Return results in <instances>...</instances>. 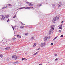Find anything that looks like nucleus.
Here are the masks:
<instances>
[{
    "instance_id": "nucleus-12",
    "label": "nucleus",
    "mask_w": 65,
    "mask_h": 65,
    "mask_svg": "<svg viewBox=\"0 0 65 65\" xmlns=\"http://www.w3.org/2000/svg\"><path fill=\"white\" fill-rule=\"evenodd\" d=\"M39 53V51H38L36 53H35L34 54V55H37L38 53Z\"/></svg>"
},
{
    "instance_id": "nucleus-33",
    "label": "nucleus",
    "mask_w": 65,
    "mask_h": 65,
    "mask_svg": "<svg viewBox=\"0 0 65 65\" xmlns=\"http://www.w3.org/2000/svg\"><path fill=\"white\" fill-rule=\"evenodd\" d=\"M54 55L55 56H57V54H55Z\"/></svg>"
},
{
    "instance_id": "nucleus-17",
    "label": "nucleus",
    "mask_w": 65,
    "mask_h": 65,
    "mask_svg": "<svg viewBox=\"0 0 65 65\" xmlns=\"http://www.w3.org/2000/svg\"><path fill=\"white\" fill-rule=\"evenodd\" d=\"M3 55H2V54H1L0 55V57H1V58H2V57H3Z\"/></svg>"
},
{
    "instance_id": "nucleus-1",
    "label": "nucleus",
    "mask_w": 65,
    "mask_h": 65,
    "mask_svg": "<svg viewBox=\"0 0 65 65\" xmlns=\"http://www.w3.org/2000/svg\"><path fill=\"white\" fill-rule=\"evenodd\" d=\"M59 19V17H55L53 19V20H52V22L54 23H55V22H56V21L58 20Z\"/></svg>"
},
{
    "instance_id": "nucleus-9",
    "label": "nucleus",
    "mask_w": 65,
    "mask_h": 65,
    "mask_svg": "<svg viewBox=\"0 0 65 65\" xmlns=\"http://www.w3.org/2000/svg\"><path fill=\"white\" fill-rule=\"evenodd\" d=\"M5 19V17L4 16H2V18H1V20H4Z\"/></svg>"
},
{
    "instance_id": "nucleus-24",
    "label": "nucleus",
    "mask_w": 65,
    "mask_h": 65,
    "mask_svg": "<svg viewBox=\"0 0 65 65\" xmlns=\"http://www.w3.org/2000/svg\"><path fill=\"white\" fill-rule=\"evenodd\" d=\"M59 29H62V26H61L59 28Z\"/></svg>"
},
{
    "instance_id": "nucleus-29",
    "label": "nucleus",
    "mask_w": 65,
    "mask_h": 65,
    "mask_svg": "<svg viewBox=\"0 0 65 65\" xmlns=\"http://www.w3.org/2000/svg\"><path fill=\"white\" fill-rule=\"evenodd\" d=\"M28 34V33H26L25 34V35L26 36Z\"/></svg>"
},
{
    "instance_id": "nucleus-8",
    "label": "nucleus",
    "mask_w": 65,
    "mask_h": 65,
    "mask_svg": "<svg viewBox=\"0 0 65 65\" xmlns=\"http://www.w3.org/2000/svg\"><path fill=\"white\" fill-rule=\"evenodd\" d=\"M12 63L13 64H18L19 63V62L18 61H16V62H12Z\"/></svg>"
},
{
    "instance_id": "nucleus-45",
    "label": "nucleus",
    "mask_w": 65,
    "mask_h": 65,
    "mask_svg": "<svg viewBox=\"0 0 65 65\" xmlns=\"http://www.w3.org/2000/svg\"><path fill=\"white\" fill-rule=\"evenodd\" d=\"M55 39V38H54V39L53 40V41H54V40Z\"/></svg>"
},
{
    "instance_id": "nucleus-48",
    "label": "nucleus",
    "mask_w": 65,
    "mask_h": 65,
    "mask_svg": "<svg viewBox=\"0 0 65 65\" xmlns=\"http://www.w3.org/2000/svg\"><path fill=\"white\" fill-rule=\"evenodd\" d=\"M49 37H50V36H49Z\"/></svg>"
},
{
    "instance_id": "nucleus-35",
    "label": "nucleus",
    "mask_w": 65,
    "mask_h": 65,
    "mask_svg": "<svg viewBox=\"0 0 65 65\" xmlns=\"http://www.w3.org/2000/svg\"><path fill=\"white\" fill-rule=\"evenodd\" d=\"M52 27L53 28H55V25H52Z\"/></svg>"
},
{
    "instance_id": "nucleus-49",
    "label": "nucleus",
    "mask_w": 65,
    "mask_h": 65,
    "mask_svg": "<svg viewBox=\"0 0 65 65\" xmlns=\"http://www.w3.org/2000/svg\"><path fill=\"white\" fill-rule=\"evenodd\" d=\"M1 16H2V15H1Z\"/></svg>"
},
{
    "instance_id": "nucleus-50",
    "label": "nucleus",
    "mask_w": 65,
    "mask_h": 65,
    "mask_svg": "<svg viewBox=\"0 0 65 65\" xmlns=\"http://www.w3.org/2000/svg\"><path fill=\"white\" fill-rule=\"evenodd\" d=\"M1 54H0V55Z\"/></svg>"
},
{
    "instance_id": "nucleus-39",
    "label": "nucleus",
    "mask_w": 65,
    "mask_h": 65,
    "mask_svg": "<svg viewBox=\"0 0 65 65\" xmlns=\"http://www.w3.org/2000/svg\"><path fill=\"white\" fill-rule=\"evenodd\" d=\"M25 60V59H24V58H22V61H23V60Z\"/></svg>"
},
{
    "instance_id": "nucleus-15",
    "label": "nucleus",
    "mask_w": 65,
    "mask_h": 65,
    "mask_svg": "<svg viewBox=\"0 0 65 65\" xmlns=\"http://www.w3.org/2000/svg\"><path fill=\"white\" fill-rule=\"evenodd\" d=\"M34 39V38L33 37H32L31 38L30 40H33Z\"/></svg>"
},
{
    "instance_id": "nucleus-47",
    "label": "nucleus",
    "mask_w": 65,
    "mask_h": 65,
    "mask_svg": "<svg viewBox=\"0 0 65 65\" xmlns=\"http://www.w3.org/2000/svg\"><path fill=\"white\" fill-rule=\"evenodd\" d=\"M61 26H62V24H61L60 25Z\"/></svg>"
},
{
    "instance_id": "nucleus-19",
    "label": "nucleus",
    "mask_w": 65,
    "mask_h": 65,
    "mask_svg": "<svg viewBox=\"0 0 65 65\" xmlns=\"http://www.w3.org/2000/svg\"><path fill=\"white\" fill-rule=\"evenodd\" d=\"M11 26L12 27V28L13 29V30H14V27H13V26H12V25Z\"/></svg>"
},
{
    "instance_id": "nucleus-18",
    "label": "nucleus",
    "mask_w": 65,
    "mask_h": 65,
    "mask_svg": "<svg viewBox=\"0 0 65 65\" xmlns=\"http://www.w3.org/2000/svg\"><path fill=\"white\" fill-rule=\"evenodd\" d=\"M33 46L34 47H35V46H36V43H34Z\"/></svg>"
},
{
    "instance_id": "nucleus-10",
    "label": "nucleus",
    "mask_w": 65,
    "mask_h": 65,
    "mask_svg": "<svg viewBox=\"0 0 65 65\" xmlns=\"http://www.w3.org/2000/svg\"><path fill=\"white\" fill-rule=\"evenodd\" d=\"M47 38H48V37H46L44 39V41H46V40H47Z\"/></svg>"
},
{
    "instance_id": "nucleus-4",
    "label": "nucleus",
    "mask_w": 65,
    "mask_h": 65,
    "mask_svg": "<svg viewBox=\"0 0 65 65\" xmlns=\"http://www.w3.org/2000/svg\"><path fill=\"white\" fill-rule=\"evenodd\" d=\"M53 32H54V31H53V29H51L49 31V33L50 35L52 33H53Z\"/></svg>"
},
{
    "instance_id": "nucleus-6",
    "label": "nucleus",
    "mask_w": 65,
    "mask_h": 65,
    "mask_svg": "<svg viewBox=\"0 0 65 65\" xmlns=\"http://www.w3.org/2000/svg\"><path fill=\"white\" fill-rule=\"evenodd\" d=\"M59 4L58 5V7H61V6L62 5V3L61 2L59 3Z\"/></svg>"
},
{
    "instance_id": "nucleus-23",
    "label": "nucleus",
    "mask_w": 65,
    "mask_h": 65,
    "mask_svg": "<svg viewBox=\"0 0 65 65\" xmlns=\"http://www.w3.org/2000/svg\"><path fill=\"white\" fill-rule=\"evenodd\" d=\"M21 24L22 25H23V26H24V25H25V24H24V23H21Z\"/></svg>"
},
{
    "instance_id": "nucleus-31",
    "label": "nucleus",
    "mask_w": 65,
    "mask_h": 65,
    "mask_svg": "<svg viewBox=\"0 0 65 65\" xmlns=\"http://www.w3.org/2000/svg\"><path fill=\"white\" fill-rule=\"evenodd\" d=\"M63 22H64V21H62L61 22V24H62V23H63Z\"/></svg>"
},
{
    "instance_id": "nucleus-32",
    "label": "nucleus",
    "mask_w": 65,
    "mask_h": 65,
    "mask_svg": "<svg viewBox=\"0 0 65 65\" xmlns=\"http://www.w3.org/2000/svg\"><path fill=\"white\" fill-rule=\"evenodd\" d=\"M9 19H8L7 21V22H9Z\"/></svg>"
},
{
    "instance_id": "nucleus-28",
    "label": "nucleus",
    "mask_w": 65,
    "mask_h": 65,
    "mask_svg": "<svg viewBox=\"0 0 65 65\" xmlns=\"http://www.w3.org/2000/svg\"><path fill=\"white\" fill-rule=\"evenodd\" d=\"M19 35H17V37H18V38H19Z\"/></svg>"
},
{
    "instance_id": "nucleus-36",
    "label": "nucleus",
    "mask_w": 65,
    "mask_h": 65,
    "mask_svg": "<svg viewBox=\"0 0 65 65\" xmlns=\"http://www.w3.org/2000/svg\"><path fill=\"white\" fill-rule=\"evenodd\" d=\"M52 30H53H53H54V27H52Z\"/></svg>"
},
{
    "instance_id": "nucleus-34",
    "label": "nucleus",
    "mask_w": 65,
    "mask_h": 65,
    "mask_svg": "<svg viewBox=\"0 0 65 65\" xmlns=\"http://www.w3.org/2000/svg\"><path fill=\"white\" fill-rule=\"evenodd\" d=\"M63 37V35H61V36H60V37Z\"/></svg>"
},
{
    "instance_id": "nucleus-40",
    "label": "nucleus",
    "mask_w": 65,
    "mask_h": 65,
    "mask_svg": "<svg viewBox=\"0 0 65 65\" xmlns=\"http://www.w3.org/2000/svg\"><path fill=\"white\" fill-rule=\"evenodd\" d=\"M57 37H55L54 38L55 39H56V38H57Z\"/></svg>"
},
{
    "instance_id": "nucleus-26",
    "label": "nucleus",
    "mask_w": 65,
    "mask_h": 65,
    "mask_svg": "<svg viewBox=\"0 0 65 65\" xmlns=\"http://www.w3.org/2000/svg\"><path fill=\"white\" fill-rule=\"evenodd\" d=\"M40 49V48H38V49H36V50L37 51H39V50Z\"/></svg>"
},
{
    "instance_id": "nucleus-7",
    "label": "nucleus",
    "mask_w": 65,
    "mask_h": 65,
    "mask_svg": "<svg viewBox=\"0 0 65 65\" xmlns=\"http://www.w3.org/2000/svg\"><path fill=\"white\" fill-rule=\"evenodd\" d=\"M45 45V43H42L41 45V47H43Z\"/></svg>"
},
{
    "instance_id": "nucleus-37",
    "label": "nucleus",
    "mask_w": 65,
    "mask_h": 65,
    "mask_svg": "<svg viewBox=\"0 0 65 65\" xmlns=\"http://www.w3.org/2000/svg\"><path fill=\"white\" fill-rule=\"evenodd\" d=\"M58 60V58H56L55 59V61H57Z\"/></svg>"
},
{
    "instance_id": "nucleus-5",
    "label": "nucleus",
    "mask_w": 65,
    "mask_h": 65,
    "mask_svg": "<svg viewBox=\"0 0 65 65\" xmlns=\"http://www.w3.org/2000/svg\"><path fill=\"white\" fill-rule=\"evenodd\" d=\"M26 3L27 4H28V5H29V6H32L33 5L31 3H29L28 2H26Z\"/></svg>"
},
{
    "instance_id": "nucleus-16",
    "label": "nucleus",
    "mask_w": 65,
    "mask_h": 65,
    "mask_svg": "<svg viewBox=\"0 0 65 65\" xmlns=\"http://www.w3.org/2000/svg\"><path fill=\"white\" fill-rule=\"evenodd\" d=\"M23 28H24V26H21L20 27V28H21V29H23Z\"/></svg>"
},
{
    "instance_id": "nucleus-25",
    "label": "nucleus",
    "mask_w": 65,
    "mask_h": 65,
    "mask_svg": "<svg viewBox=\"0 0 65 65\" xmlns=\"http://www.w3.org/2000/svg\"><path fill=\"white\" fill-rule=\"evenodd\" d=\"M15 39H16L15 38H13L12 39L13 40H15Z\"/></svg>"
},
{
    "instance_id": "nucleus-21",
    "label": "nucleus",
    "mask_w": 65,
    "mask_h": 65,
    "mask_svg": "<svg viewBox=\"0 0 65 65\" xmlns=\"http://www.w3.org/2000/svg\"><path fill=\"white\" fill-rule=\"evenodd\" d=\"M37 5V6H39L40 7V6H41V5Z\"/></svg>"
},
{
    "instance_id": "nucleus-46",
    "label": "nucleus",
    "mask_w": 65,
    "mask_h": 65,
    "mask_svg": "<svg viewBox=\"0 0 65 65\" xmlns=\"http://www.w3.org/2000/svg\"><path fill=\"white\" fill-rule=\"evenodd\" d=\"M59 32H61V30H59Z\"/></svg>"
},
{
    "instance_id": "nucleus-30",
    "label": "nucleus",
    "mask_w": 65,
    "mask_h": 65,
    "mask_svg": "<svg viewBox=\"0 0 65 65\" xmlns=\"http://www.w3.org/2000/svg\"><path fill=\"white\" fill-rule=\"evenodd\" d=\"M50 27L51 28H53V25H51Z\"/></svg>"
},
{
    "instance_id": "nucleus-27",
    "label": "nucleus",
    "mask_w": 65,
    "mask_h": 65,
    "mask_svg": "<svg viewBox=\"0 0 65 65\" xmlns=\"http://www.w3.org/2000/svg\"><path fill=\"white\" fill-rule=\"evenodd\" d=\"M21 36H19L18 38H21Z\"/></svg>"
},
{
    "instance_id": "nucleus-44",
    "label": "nucleus",
    "mask_w": 65,
    "mask_h": 65,
    "mask_svg": "<svg viewBox=\"0 0 65 65\" xmlns=\"http://www.w3.org/2000/svg\"><path fill=\"white\" fill-rule=\"evenodd\" d=\"M7 7H7V6L5 7V8H7Z\"/></svg>"
},
{
    "instance_id": "nucleus-11",
    "label": "nucleus",
    "mask_w": 65,
    "mask_h": 65,
    "mask_svg": "<svg viewBox=\"0 0 65 65\" xmlns=\"http://www.w3.org/2000/svg\"><path fill=\"white\" fill-rule=\"evenodd\" d=\"M6 50H8L9 49H10V47H7L5 48Z\"/></svg>"
},
{
    "instance_id": "nucleus-43",
    "label": "nucleus",
    "mask_w": 65,
    "mask_h": 65,
    "mask_svg": "<svg viewBox=\"0 0 65 65\" xmlns=\"http://www.w3.org/2000/svg\"><path fill=\"white\" fill-rule=\"evenodd\" d=\"M52 5L53 6H55V4H53Z\"/></svg>"
},
{
    "instance_id": "nucleus-42",
    "label": "nucleus",
    "mask_w": 65,
    "mask_h": 65,
    "mask_svg": "<svg viewBox=\"0 0 65 65\" xmlns=\"http://www.w3.org/2000/svg\"><path fill=\"white\" fill-rule=\"evenodd\" d=\"M24 59L25 60H27V59H26V58H24Z\"/></svg>"
},
{
    "instance_id": "nucleus-3",
    "label": "nucleus",
    "mask_w": 65,
    "mask_h": 65,
    "mask_svg": "<svg viewBox=\"0 0 65 65\" xmlns=\"http://www.w3.org/2000/svg\"><path fill=\"white\" fill-rule=\"evenodd\" d=\"M33 7H26L25 8V9H30L31 8H33Z\"/></svg>"
},
{
    "instance_id": "nucleus-38",
    "label": "nucleus",
    "mask_w": 65,
    "mask_h": 65,
    "mask_svg": "<svg viewBox=\"0 0 65 65\" xmlns=\"http://www.w3.org/2000/svg\"><path fill=\"white\" fill-rule=\"evenodd\" d=\"M2 8L3 9H4V8H5V7H3V8Z\"/></svg>"
},
{
    "instance_id": "nucleus-2",
    "label": "nucleus",
    "mask_w": 65,
    "mask_h": 65,
    "mask_svg": "<svg viewBox=\"0 0 65 65\" xmlns=\"http://www.w3.org/2000/svg\"><path fill=\"white\" fill-rule=\"evenodd\" d=\"M13 59H14L15 60H17L18 58V56L16 55H13L12 57Z\"/></svg>"
},
{
    "instance_id": "nucleus-20",
    "label": "nucleus",
    "mask_w": 65,
    "mask_h": 65,
    "mask_svg": "<svg viewBox=\"0 0 65 65\" xmlns=\"http://www.w3.org/2000/svg\"><path fill=\"white\" fill-rule=\"evenodd\" d=\"M16 17H17V15H15L14 16V17H13V19H14V18H15Z\"/></svg>"
},
{
    "instance_id": "nucleus-22",
    "label": "nucleus",
    "mask_w": 65,
    "mask_h": 65,
    "mask_svg": "<svg viewBox=\"0 0 65 65\" xmlns=\"http://www.w3.org/2000/svg\"><path fill=\"white\" fill-rule=\"evenodd\" d=\"M8 5L9 6H12V5L10 4H8Z\"/></svg>"
},
{
    "instance_id": "nucleus-41",
    "label": "nucleus",
    "mask_w": 65,
    "mask_h": 65,
    "mask_svg": "<svg viewBox=\"0 0 65 65\" xmlns=\"http://www.w3.org/2000/svg\"><path fill=\"white\" fill-rule=\"evenodd\" d=\"M51 45H53V43H52L51 44Z\"/></svg>"
},
{
    "instance_id": "nucleus-13",
    "label": "nucleus",
    "mask_w": 65,
    "mask_h": 65,
    "mask_svg": "<svg viewBox=\"0 0 65 65\" xmlns=\"http://www.w3.org/2000/svg\"><path fill=\"white\" fill-rule=\"evenodd\" d=\"M5 18H8L9 17V15H5Z\"/></svg>"
},
{
    "instance_id": "nucleus-14",
    "label": "nucleus",
    "mask_w": 65,
    "mask_h": 65,
    "mask_svg": "<svg viewBox=\"0 0 65 65\" xmlns=\"http://www.w3.org/2000/svg\"><path fill=\"white\" fill-rule=\"evenodd\" d=\"M23 8H25V7H22L21 8H20L19 9H23Z\"/></svg>"
}]
</instances>
